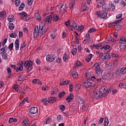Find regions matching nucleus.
Masks as SVG:
<instances>
[{"instance_id": "f257e3e1", "label": "nucleus", "mask_w": 126, "mask_h": 126, "mask_svg": "<svg viewBox=\"0 0 126 126\" xmlns=\"http://www.w3.org/2000/svg\"><path fill=\"white\" fill-rule=\"evenodd\" d=\"M107 93H108V92H106V91H105V88H104V86H102L99 89V92H94V97L95 99L102 98H103V97H104V98H106V97H107Z\"/></svg>"}, {"instance_id": "f03ea898", "label": "nucleus", "mask_w": 126, "mask_h": 126, "mask_svg": "<svg viewBox=\"0 0 126 126\" xmlns=\"http://www.w3.org/2000/svg\"><path fill=\"white\" fill-rule=\"evenodd\" d=\"M44 27H45V26H42L39 25V27H38V26H36L35 28H34V31H33V38L36 39L37 37H38V35L39 34H41V35H44L46 32H48V30H45L44 31H43V29H44ZM39 29L38 31L37 32V30Z\"/></svg>"}, {"instance_id": "7ed1b4c3", "label": "nucleus", "mask_w": 126, "mask_h": 126, "mask_svg": "<svg viewBox=\"0 0 126 126\" xmlns=\"http://www.w3.org/2000/svg\"><path fill=\"white\" fill-rule=\"evenodd\" d=\"M92 68L93 69H94V68H95V73L96 74H97V75H99V76H101V75H102L103 73V70H102V69H101V67H100V65H99L98 63H95Z\"/></svg>"}, {"instance_id": "20e7f679", "label": "nucleus", "mask_w": 126, "mask_h": 126, "mask_svg": "<svg viewBox=\"0 0 126 126\" xmlns=\"http://www.w3.org/2000/svg\"><path fill=\"white\" fill-rule=\"evenodd\" d=\"M24 65L28 71H31L33 68V62L31 60H27L25 62Z\"/></svg>"}, {"instance_id": "39448f33", "label": "nucleus", "mask_w": 126, "mask_h": 126, "mask_svg": "<svg viewBox=\"0 0 126 126\" xmlns=\"http://www.w3.org/2000/svg\"><path fill=\"white\" fill-rule=\"evenodd\" d=\"M71 23V24L70 25V27H73V28H74V29H75V30L81 31V30H82V29H84V26L83 25H81V26H80L73 21H72Z\"/></svg>"}, {"instance_id": "423d86ee", "label": "nucleus", "mask_w": 126, "mask_h": 126, "mask_svg": "<svg viewBox=\"0 0 126 126\" xmlns=\"http://www.w3.org/2000/svg\"><path fill=\"white\" fill-rule=\"evenodd\" d=\"M96 14L98 17L102 18V19H106L107 18V13L105 11L97 12Z\"/></svg>"}, {"instance_id": "0eeeda50", "label": "nucleus", "mask_w": 126, "mask_h": 126, "mask_svg": "<svg viewBox=\"0 0 126 126\" xmlns=\"http://www.w3.org/2000/svg\"><path fill=\"white\" fill-rule=\"evenodd\" d=\"M56 60V55L54 54H49L46 57V61L48 63H52Z\"/></svg>"}, {"instance_id": "6e6552de", "label": "nucleus", "mask_w": 126, "mask_h": 126, "mask_svg": "<svg viewBox=\"0 0 126 126\" xmlns=\"http://www.w3.org/2000/svg\"><path fill=\"white\" fill-rule=\"evenodd\" d=\"M29 112L31 114H36L38 112V108L36 107H32L30 108Z\"/></svg>"}, {"instance_id": "1a4fd4ad", "label": "nucleus", "mask_w": 126, "mask_h": 126, "mask_svg": "<svg viewBox=\"0 0 126 126\" xmlns=\"http://www.w3.org/2000/svg\"><path fill=\"white\" fill-rule=\"evenodd\" d=\"M73 94L70 93L66 99L67 102H71L73 100Z\"/></svg>"}, {"instance_id": "9d476101", "label": "nucleus", "mask_w": 126, "mask_h": 126, "mask_svg": "<svg viewBox=\"0 0 126 126\" xmlns=\"http://www.w3.org/2000/svg\"><path fill=\"white\" fill-rule=\"evenodd\" d=\"M57 101V97H51L48 98V103H50V104H52L53 103H54V102H56Z\"/></svg>"}, {"instance_id": "9b49d317", "label": "nucleus", "mask_w": 126, "mask_h": 126, "mask_svg": "<svg viewBox=\"0 0 126 126\" xmlns=\"http://www.w3.org/2000/svg\"><path fill=\"white\" fill-rule=\"evenodd\" d=\"M15 47L16 51L19 50V39H17L15 41Z\"/></svg>"}, {"instance_id": "f8f14e48", "label": "nucleus", "mask_w": 126, "mask_h": 126, "mask_svg": "<svg viewBox=\"0 0 126 126\" xmlns=\"http://www.w3.org/2000/svg\"><path fill=\"white\" fill-rule=\"evenodd\" d=\"M89 81H90V84H91V87H93V86H95L97 83L96 81H94V80H92V79H88Z\"/></svg>"}, {"instance_id": "ddd939ff", "label": "nucleus", "mask_w": 126, "mask_h": 126, "mask_svg": "<svg viewBox=\"0 0 126 126\" xmlns=\"http://www.w3.org/2000/svg\"><path fill=\"white\" fill-rule=\"evenodd\" d=\"M45 22H48V23H51L52 22V15H49L47 16L44 20Z\"/></svg>"}, {"instance_id": "4468645a", "label": "nucleus", "mask_w": 126, "mask_h": 126, "mask_svg": "<svg viewBox=\"0 0 126 126\" xmlns=\"http://www.w3.org/2000/svg\"><path fill=\"white\" fill-rule=\"evenodd\" d=\"M30 121L28 119H25L23 122V126H29Z\"/></svg>"}, {"instance_id": "2eb2a0df", "label": "nucleus", "mask_w": 126, "mask_h": 126, "mask_svg": "<svg viewBox=\"0 0 126 126\" xmlns=\"http://www.w3.org/2000/svg\"><path fill=\"white\" fill-rule=\"evenodd\" d=\"M93 57V55L92 54H90L89 56L86 57V62L87 63H89V62L91 61Z\"/></svg>"}, {"instance_id": "dca6fc26", "label": "nucleus", "mask_w": 126, "mask_h": 126, "mask_svg": "<svg viewBox=\"0 0 126 126\" xmlns=\"http://www.w3.org/2000/svg\"><path fill=\"white\" fill-rule=\"evenodd\" d=\"M120 48L121 51H123V52H125L126 49V44L125 43L121 44L120 45Z\"/></svg>"}, {"instance_id": "f3484780", "label": "nucleus", "mask_w": 126, "mask_h": 126, "mask_svg": "<svg viewBox=\"0 0 126 126\" xmlns=\"http://www.w3.org/2000/svg\"><path fill=\"white\" fill-rule=\"evenodd\" d=\"M69 59V57L67 56L66 54H64L63 56V61L64 62V63H67Z\"/></svg>"}, {"instance_id": "a211bd4d", "label": "nucleus", "mask_w": 126, "mask_h": 126, "mask_svg": "<svg viewBox=\"0 0 126 126\" xmlns=\"http://www.w3.org/2000/svg\"><path fill=\"white\" fill-rule=\"evenodd\" d=\"M108 9L110 11H114V10H115V5L113 4H109V7H108Z\"/></svg>"}, {"instance_id": "6ab92c4d", "label": "nucleus", "mask_w": 126, "mask_h": 126, "mask_svg": "<svg viewBox=\"0 0 126 126\" xmlns=\"http://www.w3.org/2000/svg\"><path fill=\"white\" fill-rule=\"evenodd\" d=\"M104 90L105 91V92H108L106 93V97L107 96H108V94H109V92H111L112 91V90H113V88H109L108 89H107V87H104Z\"/></svg>"}, {"instance_id": "aec40b11", "label": "nucleus", "mask_w": 126, "mask_h": 126, "mask_svg": "<svg viewBox=\"0 0 126 126\" xmlns=\"http://www.w3.org/2000/svg\"><path fill=\"white\" fill-rule=\"evenodd\" d=\"M53 20H54L55 22H57L59 21V15L57 14H53Z\"/></svg>"}, {"instance_id": "412c9836", "label": "nucleus", "mask_w": 126, "mask_h": 126, "mask_svg": "<svg viewBox=\"0 0 126 126\" xmlns=\"http://www.w3.org/2000/svg\"><path fill=\"white\" fill-rule=\"evenodd\" d=\"M25 77V75H23L22 74H20L18 76V81H22L23 80H24V77Z\"/></svg>"}, {"instance_id": "4be33fe9", "label": "nucleus", "mask_w": 126, "mask_h": 126, "mask_svg": "<svg viewBox=\"0 0 126 126\" xmlns=\"http://www.w3.org/2000/svg\"><path fill=\"white\" fill-rule=\"evenodd\" d=\"M6 16V12L5 11H2L0 13V17L1 18H4Z\"/></svg>"}, {"instance_id": "5701e85b", "label": "nucleus", "mask_w": 126, "mask_h": 126, "mask_svg": "<svg viewBox=\"0 0 126 126\" xmlns=\"http://www.w3.org/2000/svg\"><path fill=\"white\" fill-rule=\"evenodd\" d=\"M89 108V104L88 103L87 104H84L82 106V109L84 110V111H85V110H87Z\"/></svg>"}, {"instance_id": "b1692460", "label": "nucleus", "mask_w": 126, "mask_h": 126, "mask_svg": "<svg viewBox=\"0 0 126 126\" xmlns=\"http://www.w3.org/2000/svg\"><path fill=\"white\" fill-rule=\"evenodd\" d=\"M60 8H63L64 11L65 12H66V4H65V3H63L62 5L61 6H60Z\"/></svg>"}, {"instance_id": "393cba45", "label": "nucleus", "mask_w": 126, "mask_h": 126, "mask_svg": "<svg viewBox=\"0 0 126 126\" xmlns=\"http://www.w3.org/2000/svg\"><path fill=\"white\" fill-rule=\"evenodd\" d=\"M111 46L109 45H106L101 47L100 50H103V49H104V50H109Z\"/></svg>"}, {"instance_id": "a878e982", "label": "nucleus", "mask_w": 126, "mask_h": 126, "mask_svg": "<svg viewBox=\"0 0 126 126\" xmlns=\"http://www.w3.org/2000/svg\"><path fill=\"white\" fill-rule=\"evenodd\" d=\"M34 17L36 19H37V20H39V21H41V17L40 16V14H39V13H36L34 15Z\"/></svg>"}, {"instance_id": "bb28decb", "label": "nucleus", "mask_w": 126, "mask_h": 126, "mask_svg": "<svg viewBox=\"0 0 126 126\" xmlns=\"http://www.w3.org/2000/svg\"><path fill=\"white\" fill-rule=\"evenodd\" d=\"M77 98H79V102L80 104H84V100L82 99L80 96H79L78 95L76 96Z\"/></svg>"}, {"instance_id": "cd10ccee", "label": "nucleus", "mask_w": 126, "mask_h": 126, "mask_svg": "<svg viewBox=\"0 0 126 126\" xmlns=\"http://www.w3.org/2000/svg\"><path fill=\"white\" fill-rule=\"evenodd\" d=\"M65 95V93L64 92H61L59 94V97L60 99H62L63 98V96H64Z\"/></svg>"}, {"instance_id": "c85d7f7f", "label": "nucleus", "mask_w": 126, "mask_h": 126, "mask_svg": "<svg viewBox=\"0 0 126 126\" xmlns=\"http://www.w3.org/2000/svg\"><path fill=\"white\" fill-rule=\"evenodd\" d=\"M120 72V73H122V74H126V69L125 67H122L121 69Z\"/></svg>"}, {"instance_id": "c756f323", "label": "nucleus", "mask_w": 126, "mask_h": 126, "mask_svg": "<svg viewBox=\"0 0 126 126\" xmlns=\"http://www.w3.org/2000/svg\"><path fill=\"white\" fill-rule=\"evenodd\" d=\"M24 6H25V4H24V2H22L21 3V4L20 5L19 8V10H20V11L23 10V9L24 8Z\"/></svg>"}, {"instance_id": "7c9ffc66", "label": "nucleus", "mask_w": 126, "mask_h": 126, "mask_svg": "<svg viewBox=\"0 0 126 126\" xmlns=\"http://www.w3.org/2000/svg\"><path fill=\"white\" fill-rule=\"evenodd\" d=\"M9 36L11 38H16V36H17V33H16V32H14L10 34Z\"/></svg>"}, {"instance_id": "2f4dec72", "label": "nucleus", "mask_w": 126, "mask_h": 126, "mask_svg": "<svg viewBox=\"0 0 126 126\" xmlns=\"http://www.w3.org/2000/svg\"><path fill=\"white\" fill-rule=\"evenodd\" d=\"M14 27H15V26L13 23H11L9 25V29H10V30H13V29H14Z\"/></svg>"}, {"instance_id": "473e14b6", "label": "nucleus", "mask_w": 126, "mask_h": 126, "mask_svg": "<svg viewBox=\"0 0 126 126\" xmlns=\"http://www.w3.org/2000/svg\"><path fill=\"white\" fill-rule=\"evenodd\" d=\"M63 120V116L62 115H59L58 116H57V121L59 123L60 122H62Z\"/></svg>"}, {"instance_id": "72a5a7b5", "label": "nucleus", "mask_w": 126, "mask_h": 126, "mask_svg": "<svg viewBox=\"0 0 126 126\" xmlns=\"http://www.w3.org/2000/svg\"><path fill=\"white\" fill-rule=\"evenodd\" d=\"M2 59L3 60H7V53H3L2 55Z\"/></svg>"}, {"instance_id": "f704fd0d", "label": "nucleus", "mask_w": 126, "mask_h": 126, "mask_svg": "<svg viewBox=\"0 0 126 126\" xmlns=\"http://www.w3.org/2000/svg\"><path fill=\"white\" fill-rule=\"evenodd\" d=\"M74 5H75V3L74 2H71L69 3V6L70 9H73V7H74Z\"/></svg>"}, {"instance_id": "c9c22d12", "label": "nucleus", "mask_w": 126, "mask_h": 126, "mask_svg": "<svg viewBox=\"0 0 126 126\" xmlns=\"http://www.w3.org/2000/svg\"><path fill=\"white\" fill-rule=\"evenodd\" d=\"M59 109L61 111H63L64 110H65V106H64V105H61L59 106Z\"/></svg>"}, {"instance_id": "e433bc0d", "label": "nucleus", "mask_w": 126, "mask_h": 126, "mask_svg": "<svg viewBox=\"0 0 126 126\" xmlns=\"http://www.w3.org/2000/svg\"><path fill=\"white\" fill-rule=\"evenodd\" d=\"M72 55L73 56H75L76 53H77V49L76 48H73L72 51H71Z\"/></svg>"}, {"instance_id": "4c0bfd02", "label": "nucleus", "mask_w": 126, "mask_h": 126, "mask_svg": "<svg viewBox=\"0 0 126 126\" xmlns=\"http://www.w3.org/2000/svg\"><path fill=\"white\" fill-rule=\"evenodd\" d=\"M87 41L89 44H92L93 42V39L91 37H89L87 39Z\"/></svg>"}, {"instance_id": "58836bf2", "label": "nucleus", "mask_w": 126, "mask_h": 126, "mask_svg": "<svg viewBox=\"0 0 126 126\" xmlns=\"http://www.w3.org/2000/svg\"><path fill=\"white\" fill-rule=\"evenodd\" d=\"M24 64V62L22 61H20L18 62V65H20V67H22V68H23V64Z\"/></svg>"}, {"instance_id": "ea45409f", "label": "nucleus", "mask_w": 126, "mask_h": 126, "mask_svg": "<svg viewBox=\"0 0 126 126\" xmlns=\"http://www.w3.org/2000/svg\"><path fill=\"white\" fill-rule=\"evenodd\" d=\"M0 51H1V52H0V54L2 55V54H4V53H5V51H6V49H5V47H3L0 49Z\"/></svg>"}, {"instance_id": "a19ab883", "label": "nucleus", "mask_w": 126, "mask_h": 126, "mask_svg": "<svg viewBox=\"0 0 126 126\" xmlns=\"http://www.w3.org/2000/svg\"><path fill=\"white\" fill-rule=\"evenodd\" d=\"M21 2L20 0H15V3L16 6H19V4H20Z\"/></svg>"}, {"instance_id": "79ce46f5", "label": "nucleus", "mask_w": 126, "mask_h": 126, "mask_svg": "<svg viewBox=\"0 0 126 126\" xmlns=\"http://www.w3.org/2000/svg\"><path fill=\"white\" fill-rule=\"evenodd\" d=\"M108 125H109V120H108V118H105L104 126H108Z\"/></svg>"}, {"instance_id": "37998d69", "label": "nucleus", "mask_w": 126, "mask_h": 126, "mask_svg": "<svg viewBox=\"0 0 126 126\" xmlns=\"http://www.w3.org/2000/svg\"><path fill=\"white\" fill-rule=\"evenodd\" d=\"M96 29H95L94 28H91L89 30L88 32L89 33H93L94 32H96Z\"/></svg>"}, {"instance_id": "c03bdc74", "label": "nucleus", "mask_w": 126, "mask_h": 126, "mask_svg": "<svg viewBox=\"0 0 126 126\" xmlns=\"http://www.w3.org/2000/svg\"><path fill=\"white\" fill-rule=\"evenodd\" d=\"M110 57H111V55H109V54H108V53H106V54H105V55L104 57V59L105 60H107V59H110Z\"/></svg>"}, {"instance_id": "a18cd8bd", "label": "nucleus", "mask_w": 126, "mask_h": 126, "mask_svg": "<svg viewBox=\"0 0 126 126\" xmlns=\"http://www.w3.org/2000/svg\"><path fill=\"white\" fill-rule=\"evenodd\" d=\"M57 37V32H54L52 34H51V38L52 39H55Z\"/></svg>"}, {"instance_id": "49530a36", "label": "nucleus", "mask_w": 126, "mask_h": 126, "mask_svg": "<svg viewBox=\"0 0 126 126\" xmlns=\"http://www.w3.org/2000/svg\"><path fill=\"white\" fill-rule=\"evenodd\" d=\"M83 86L85 88H89V87L87 85V81L83 83Z\"/></svg>"}, {"instance_id": "de8ad7c7", "label": "nucleus", "mask_w": 126, "mask_h": 126, "mask_svg": "<svg viewBox=\"0 0 126 126\" xmlns=\"http://www.w3.org/2000/svg\"><path fill=\"white\" fill-rule=\"evenodd\" d=\"M8 48L10 51H11L12 49H13V43L12 42L10 44H9Z\"/></svg>"}, {"instance_id": "09e8293b", "label": "nucleus", "mask_w": 126, "mask_h": 126, "mask_svg": "<svg viewBox=\"0 0 126 126\" xmlns=\"http://www.w3.org/2000/svg\"><path fill=\"white\" fill-rule=\"evenodd\" d=\"M72 75L73 77L75 78V77H76L75 76H77L78 75V73H77L75 71L72 72Z\"/></svg>"}, {"instance_id": "8fccbe9b", "label": "nucleus", "mask_w": 126, "mask_h": 126, "mask_svg": "<svg viewBox=\"0 0 126 126\" xmlns=\"http://www.w3.org/2000/svg\"><path fill=\"white\" fill-rule=\"evenodd\" d=\"M26 41H25L21 44V49H24V48H25V46H26Z\"/></svg>"}, {"instance_id": "3c124183", "label": "nucleus", "mask_w": 126, "mask_h": 126, "mask_svg": "<svg viewBox=\"0 0 126 126\" xmlns=\"http://www.w3.org/2000/svg\"><path fill=\"white\" fill-rule=\"evenodd\" d=\"M75 44H79L80 41H79V39H78V37L76 35H75Z\"/></svg>"}, {"instance_id": "603ef678", "label": "nucleus", "mask_w": 126, "mask_h": 126, "mask_svg": "<svg viewBox=\"0 0 126 126\" xmlns=\"http://www.w3.org/2000/svg\"><path fill=\"white\" fill-rule=\"evenodd\" d=\"M22 70H23V68H22L20 66L16 68V71H17V72H18V71H22Z\"/></svg>"}, {"instance_id": "864d4df0", "label": "nucleus", "mask_w": 126, "mask_h": 126, "mask_svg": "<svg viewBox=\"0 0 126 126\" xmlns=\"http://www.w3.org/2000/svg\"><path fill=\"white\" fill-rule=\"evenodd\" d=\"M19 15H21L22 16H23L24 17H26V16H27V14L25 12H23L22 13H20Z\"/></svg>"}, {"instance_id": "5fc2aeb1", "label": "nucleus", "mask_w": 126, "mask_h": 126, "mask_svg": "<svg viewBox=\"0 0 126 126\" xmlns=\"http://www.w3.org/2000/svg\"><path fill=\"white\" fill-rule=\"evenodd\" d=\"M42 102L44 103V105H45V106L48 105V103H47V102H48V99L44 98L42 100Z\"/></svg>"}, {"instance_id": "6e6d98bb", "label": "nucleus", "mask_w": 126, "mask_h": 126, "mask_svg": "<svg viewBox=\"0 0 126 126\" xmlns=\"http://www.w3.org/2000/svg\"><path fill=\"white\" fill-rule=\"evenodd\" d=\"M111 56L112 58H119V57H120V55H119V54L115 53H113Z\"/></svg>"}, {"instance_id": "4d7b16f0", "label": "nucleus", "mask_w": 126, "mask_h": 126, "mask_svg": "<svg viewBox=\"0 0 126 126\" xmlns=\"http://www.w3.org/2000/svg\"><path fill=\"white\" fill-rule=\"evenodd\" d=\"M33 0H28V5H32L33 3Z\"/></svg>"}, {"instance_id": "13d9d810", "label": "nucleus", "mask_w": 126, "mask_h": 126, "mask_svg": "<svg viewBox=\"0 0 126 126\" xmlns=\"http://www.w3.org/2000/svg\"><path fill=\"white\" fill-rule=\"evenodd\" d=\"M123 16V14H119L116 15V19H120V18H122Z\"/></svg>"}, {"instance_id": "bf43d9fd", "label": "nucleus", "mask_w": 126, "mask_h": 126, "mask_svg": "<svg viewBox=\"0 0 126 126\" xmlns=\"http://www.w3.org/2000/svg\"><path fill=\"white\" fill-rule=\"evenodd\" d=\"M51 121H52V119L51 118H48V119L46 120L45 125H48L51 123Z\"/></svg>"}, {"instance_id": "052dcab7", "label": "nucleus", "mask_w": 126, "mask_h": 126, "mask_svg": "<svg viewBox=\"0 0 126 126\" xmlns=\"http://www.w3.org/2000/svg\"><path fill=\"white\" fill-rule=\"evenodd\" d=\"M110 40L111 42H112V43H116V42H117L116 39H115V38H114V37H110Z\"/></svg>"}, {"instance_id": "680f3d73", "label": "nucleus", "mask_w": 126, "mask_h": 126, "mask_svg": "<svg viewBox=\"0 0 126 126\" xmlns=\"http://www.w3.org/2000/svg\"><path fill=\"white\" fill-rule=\"evenodd\" d=\"M7 71L8 74H11V68L10 67H8L7 68Z\"/></svg>"}, {"instance_id": "e2e57ef3", "label": "nucleus", "mask_w": 126, "mask_h": 126, "mask_svg": "<svg viewBox=\"0 0 126 126\" xmlns=\"http://www.w3.org/2000/svg\"><path fill=\"white\" fill-rule=\"evenodd\" d=\"M38 81H39V79H34L32 80V83H33V84H37Z\"/></svg>"}, {"instance_id": "0e129e2a", "label": "nucleus", "mask_w": 126, "mask_h": 126, "mask_svg": "<svg viewBox=\"0 0 126 126\" xmlns=\"http://www.w3.org/2000/svg\"><path fill=\"white\" fill-rule=\"evenodd\" d=\"M120 41L121 42H123V43H126V38L125 37L122 36L120 38Z\"/></svg>"}, {"instance_id": "69168bd1", "label": "nucleus", "mask_w": 126, "mask_h": 126, "mask_svg": "<svg viewBox=\"0 0 126 126\" xmlns=\"http://www.w3.org/2000/svg\"><path fill=\"white\" fill-rule=\"evenodd\" d=\"M125 86L126 85L124 84L123 83H121L119 84V87H120L121 88H125Z\"/></svg>"}, {"instance_id": "338daca9", "label": "nucleus", "mask_w": 126, "mask_h": 126, "mask_svg": "<svg viewBox=\"0 0 126 126\" xmlns=\"http://www.w3.org/2000/svg\"><path fill=\"white\" fill-rule=\"evenodd\" d=\"M61 62H62V59L60 58H58L56 59V63H61Z\"/></svg>"}, {"instance_id": "774afa93", "label": "nucleus", "mask_w": 126, "mask_h": 126, "mask_svg": "<svg viewBox=\"0 0 126 126\" xmlns=\"http://www.w3.org/2000/svg\"><path fill=\"white\" fill-rule=\"evenodd\" d=\"M99 3L101 5H103L104 3H105V0H99Z\"/></svg>"}]
</instances>
